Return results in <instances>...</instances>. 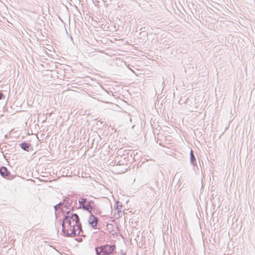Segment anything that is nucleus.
I'll use <instances>...</instances> for the list:
<instances>
[{
    "mask_svg": "<svg viewBox=\"0 0 255 255\" xmlns=\"http://www.w3.org/2000/svg\"><path fill=\"white\" fill-rule=\"evenodd\" d=\"M79 217L76 214L66 217L63 221L62 231L68 236H75L79 233Z\"/></svg>",
    "mask_w": 255,
    "mask_h": 255,
    "instance_id": "1",
    "label": "nucleus"
},
{
    "mask_svg": "<svg viewBox=\"0 0 255 255\" xmlns=\"http://www.w3.org/2000/svg\"><path fill=\"white\" fill-rule=\"evenodd\" d=\"M115 245H106L95 249L97 255H110L116 250Z\"/></svg>",
    "mask_w": 255,
    "mask_h": 255,
    "instance_id": "2",
    "label": "nucleus"
},
{
    "mask_svg": "<svg viewBox=\"0 0 255 255\" xmlns=\"http://www.w3.org/2000/svg\"><path fill=\"white\" fill-rule=\"evenodd\" d=\"M98 219L93 215H91L88 218V223L94 229L96 228L98 224Z\"/></svg>",
    "mask_w": 255,
    "mask_h": 255,
    "instance_id": "3",
    "label": "nucleus"
},
{
    "mask_svg": "<svg viewBox=\"0 0 255 255\" xmlns=\"http://www.w3.org/2000/svg\"><path fill=\"white\" fill-rule=\"evenodd\" d=\"M0 174L3 177H6L10 174L9 172L5 167H1L0 168Z\"/></svg>",
    "mask_w": 255,
    "mask_h": 255,
    "instance_id": "4",
    "label": "nucleus"
},
{
    "mask_svg": "<svg viewBox=\"0 0 255 255\" xmlns=\"http://www.w3.org/2000/svg\"><path fill=\"white\" fill-rule=\"evenodd\" d=\"M30 144L27 143H22L20 144L21 147L24 150H26L27 151H29V148L30 147Z\"/></svg>",
    "mask_w": 255,
    "mask_h": 255,
    "instance_id": "5",
    "label": "nucleus"
},
{
    "mask_svg": "<svg viewBox=\"0 0 255 255\" xmlns=\"http://www.w3.org/2000/svg\"><path fill=\"white\" fill-rule=\"evenodd\" d=\"M91 204H94V202H92V201L89 202V204L88 205H86V206H83V209H85V210H88L89 211H91V210L93 209L92 206L91 205Z\"/></svg>",
    "mask_w": 255,
    "mask_h": 255,
    "instance_id": "6",
    "label": "nucleus"
},
{
    "mask_svg": "<svg viewBox=\"0 0 255 255\" xmlns=\"http://www.w3.org/2000/svg\"><path fill=\"white\" fill-rule=\"evenodd\" d=\"M79 204L83 208V206H86V200L85 199L82 198L79 200Z\"/></svg>",
    "mask_w": 255,
    "mask_h": 255,
    "instance_id": "7",
    "label": "nucleus"
},
{
    "mask_svg": "<svg viewBox=\"0 0 255 255\" xmlns=\"http://www.w3.org/2000/svg\"><path fill=\"white\" fill-rule=\"evenodd\" d=\"M113 228V225L112 224H108L107 225V229L109 232L114 234V231L112 230V228Z\"/></svg>",
    "mask_w": 255,
    "mask_h": 255,
    "instance_id": "8",
    "label": "nucleus"
},
{
    "mask_svg": "<svg viewBox=\"0 0 255 255\" xmlns=\"http://www.w3.org/2000/svg\"><path fill=\"white\" fill-rule=\"evenodd\" d=\"M190 154H191V160L192 161H193L194 160H195V158L193 155V151L191 150V152H190Z\"/></svg>",
    "mask_w": 255,
    "mask_h": 255,
    "instance_id": "9",
    "label": "nucleus"
},
{
    "mask_svg": "<svg viewBox=\"0 0 255 255\" xmlns=\"http://www.w3.org/2000/svg\"><path fill=\"white\" fill-rule=\"evenodd\" d=\"M121 255H126V253L124 251L122 250L121 251Z\"/></svg>",
    "mask_w": 255,
    "mask_h": 255,
    "instance_id": "10",
    "label": "nucleus"
},
{
    "mask_svg": "<svg viewBox=\"0 0 255 255\" xmlns=\"http://www.w3.org/2000/svg\"><path fill=\"white\" fill-rule=\"evenodd\" d=\"M3 97V94L2 93H0V99H1Z\"/></svg>",
    "mask_w": 255,
    "mask_h": 255,
    "instance_id": "11",
    "label": "nucleus"
}]
</instances>
